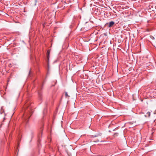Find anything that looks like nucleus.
<instances>
[{
    "label": "nucleus",
    "instance_id": "f257e3e1",
    "mask_svg": "<svg viewBox=\"0 0 156 156\" xmlns=\"http://www.w3.org/2000/svg\"><path fill=\"white\" fill-rule=\"evenodd\" d=\"M115 24V22L113 21L110 22L108 23V27H112Z\"/></svg>",
    "mask_w": 156,
    "mask_h": 156
},
{
    "label": "nucleus",
    "instance_id": "f03ea898",
    "mask_svg": "<svg viewBox=\"0 0 156 156\" xmlns=\"http://www.w3.org/2000/svg\"><path fill=\"white\" fill-rule=\"evenodd\" d=\"M50 50L49 49L47 51V59H48V62L49 59V57H50L49 55H50Z\"/></svg>",
    "mask_w": 156,
    "mask_h": 156
},
{
    "label": "nucleus",
    "instance_id": "7ed1b4c3",
    "mask_svg": "<svg viewBox=\"0 0 156 156\" xmlns=\"http://www.w3.org/2000/svg\"><path fill=\"white\" fill-rule=\"evenodd\" d=\"M38 97L40 99H41L42 98V92L41 91H38Z\"/></svg>",
    "mask_w": 156,
    "mask_h": 156
},
{
    "label": "nucleus",
    "instance_id": "20e7f679",
    "mask_svg": "<svg viewBox=\"0 0 156 156\" xmlns=\"http://www.w3.org/2000/svg\"><path fill=\"white\" fill-rule=\"evenodd\" d=\"M150 114H151L150 112H148L146 113V115H145V116L149 117L150 116Z\"/></svg>",
    "mask_w": 156,
    "mask_h": 156
},
{
    "label": "nucleus",
    "instance_id": "39448f33",
    "mask_svg": "<svg viewBox=\"0 0 156 156\" xmlns=\"http://www.w3.org/2000/svg\"><path fill=\"white\" fill-rule=\"evenodd\" d=\"M65 95L66 97H69V96L68 95L67 93V92H66L65 93Z\"/></svg>",
    "mask_w": 156,
    "mask_h": 156
},
{
    "label": "nucleus",
    "instance_id": "423d86ee",
    "mask_svg": "<svg viewBox=\"0 0 156 156\" xmlns=\"http://www.w3.org/2000/svg\"><path fill=\"white\" fill-rule=\"evenodd\" d=\"M118 133H115V134H114V135L115 136H117L118 135Z\"/></svg>",
    "mask_w": 156,
    "mask_h": 156
}]
</instances>
